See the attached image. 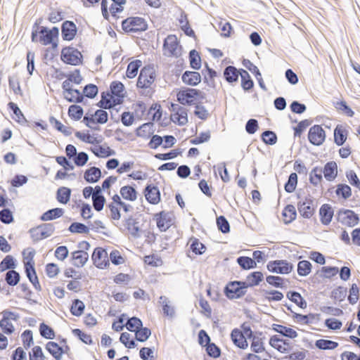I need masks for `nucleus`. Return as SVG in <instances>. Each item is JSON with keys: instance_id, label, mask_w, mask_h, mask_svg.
I'll return each mask as SVG.
<instances>
[{"instance_id": "nucleus-1", "label": "nucleus", "mask_w": 360, "mask_h": 360, "mask_svg": "<svg viewBox=\"0 0 360 360\" xmlns=\"http://www.w3.org/2000/svg\"><path fill=\"white\" fill-rule=\"evenodd\" d=\"M247 288L248 286L244 281H230L224 287V292L229 300L238 299L245 295Z\"/></svg>"}, {"instance_id": "nucleus-2", "label": "nucleus", "mask_w": 360, "mask_h": 360, "mask_svg": "<svg viewBox=\"0 0 360 360\" xmlns=\"http://www.w3.org/2000/svg\"><path fill=\"white\" fill-rule=\"evenodd\" d=\"M122 28L126 32H140L148 29V24L144 18L141 17H129L122 20Z\"/></svg>"}, {"instance_id": "nucleus-3", "label": "nucleus", "mask_w": 360, "mask_h": 360, "mask_svg": "<svg viewBox=\"0 0 360 360\" xmlns=\"http://www.w3.org/2000/svg\"><path fill=\"white\" fill-rule=\"evenodd\" d=\"M82 54L77 49L67 46L62 49L60 59L65 63L78 65L82 63Z\"/></svg>"}, {"instance_id": "nucleus-4", "label": "nucleus", "mask_w": 360, "mask_h": 360, "mask_svg": "<svg viewBox=\"0 0 360 360\" xmlns=\"http://www.w3.org/2000/svg\"><path fill=\"white\" fill-rule=\"evenodd\" d=\"M155 71L153 66L143 67L140 72L136 86L141 89H147L154 82Z\"/></svg>"}, {"instance_id": "nucleus-5", "label": "nucleus", "mask_w": 360, "mask_h": 360, "mask_svg": "<svg viewBox=\"0 0 360 360\" xmlns=\"http://www.w3.org/2000/svg\"><path fill=\"white\" fill-rule=\"evenodd\" d=\"M54 230L55 226L53 224L46 223L31 229L30 233L34 241H39L51 236Z\"/></svg>"}, {"instance_id": "nucleus-6", "label": "nucleus", "mask_w": 360, "mask_h": 360, "mask_svg": "<svg viewBox=\"0 0 360 360\" xmlns=\"http://www.w3.org/2000/svg\"><path fill=\"white\" fill-rule=\"evenodd\" d=\"M267 269L272 273L288 274L293 269V265L285 259L269 261L266 265Z\"/></svg>"}, {"instance_id": "nucleus-7", "label": "nucleus", "mask_w": 360, "mask_h": 360, "mask_svg": "<svg viewBox=\"0 0 360 360\" xmlns=\"http://www.w3.org/2000/svg\"><path fill=\"white\" fill-rule=\"evenodd\" d=\"M163 49L165 54L168 56L178 57L181 55V47L177 38L174 34L168 35L164 40Z\"/></svg>"}, {"instance_id": "nucleus-8", "label": "nucleus", "mask_w": 360, "mask_h": 360, "mask_svg": "<svg viewBox=\"0 0 360 360\" xmlns=\"http://www.w3.org/2000/svg\"><path fill=\"white\" fill-rule=\"evenodd\" d=\"M39 33V41L44 45L52 44L53 48L57 47L58 44L53 41L54 38H57L59 34V30L56 27H53L51 30H48L46 27H41Z\"/></svg>"}, {"instance_id": "nucleus-9", "label": "nucleus", "mask_w": 360, "mask_h": 360, "mask_svg": "<svg viewBox=\"0 0 360 360\" xmlns=\"http://www.w3.org/2000/svg\"><path fill=\"white\" fill-rule=\"evenodd\" d=\"M200 94V91L196 89L186 88L181 90L176 95L177 101L182 105H191L197 100L198 95Z\"/></svg>"}, {"instance_id": "nucleus-10", "label": "nucleus", "mask_w": 360, "mask_h": 360, "mask_svg": "<svg viewBox=\"0 0 360 360\" xmlns=\"http://www.w3.org/2000/svg\"><path fill=\"white\" fill-rule=\"evenodd\" d=\"M337 217L338 221L349 227L356 226L359 221V215L351 210H340Z\"/></svg>"}, {"instance_id": "nucleus-11", "label": "nucleus", "mask_w": 360, "mask_h": 360, "mask_svg": "<svg viewBox=\"0 0 360 360\" xmlns=\"http://www.w3.org/2000/svg\"><path fill=\"white\" fill-rule=\"evenodd\" d=\"M326 139V133L321 125H314L308 133L309 141L314 146H321Z\"/></svg>"}, {"instance_id": "nucleus-12", "label": "nucleus", "mask_w": 360, "mask_h": 360, "mask_svg": "<svg viewBox=\"0 0 360 360\" xmlns=\"http://www.w3.org/2000/svg\"><path fill=\"white\" fill-rule=\"evenodd\" d=\"M107 258L108 253L106 250L99 247L94 249L91 255L94 265L99 269H104L109 264Z\"/></svg>"}, {"instance_id": "nucleus-13", "label": "nucleus", "mask_w": 360, "mask_h": 360, "mask_svg": "<svg viewBox=\"0 0 360 360\" xmlns=\"http://www.w3.org/2000/svg\"><path fill=\"white\" fill-rule=\"evenodd\" d=\"M62 89L63 90V94H70L72 92H75V96H71L70 98H67V101L70 103H82L84 99V95L76 89H72L71 82L67 79L62 84Z\"/></svg>"}, {"instance_id": "nucleus-14", "label": "nucleus", "mask_w": 360, "mask_h": 360, "mask_svg": "<svg viewBox=\"0 0 360 360\" xmlns=\"http://www.w3.org/2000/svg\"><path fill=\"white\" fill-rule=\"evenodd\" d=\"M77 32L76 25L70 20H65L61 26V35L64 40H72Z\"/></svg>"}, {"instance_id": "nucleus-15", "label": "nucleus", "mask_w": 360, "mask_h": 360, "mask_svg": "<svg viewBox=\"0 0 360 360\" xmlns=\"http://www.w3.org/2000/svg\"><path fill=\"white\" fill-rule=\"evenodd\" d=\"M144 195L146 200L150 204L156 205L160 200V192L156 186L147 185L144 189Z\"/></svg>"}, {"instance_id": "nucleus-16", "label": "nucleus", "mask_w": 360, "mask_h": 360, "mask_svg": "<svg viewBox=\"0 0 360 360\" xmlns=\"http://www.w3.org/2000/svg\"><path fill=\"white\" fill-rule=\"evenodd\" d=\"M269 345L281 353H286L290 349L288 340L281 338L278 335H273L269 340Z\"/></svg>"}, {"instance_id": "nucleus-17", "label": "nucleus", "mask_w": 360, "mask_h": 360, "mask_svg": "<svg viewBox=\"0 0 360 360\" xmlns=\"http://www.w3.org/2000/svg\"><path fill=\"white\" fill-rule=\"evenodd\" d=\"M297 208L300 214L306 219H309L314 212L313 200L310 198H306L302 202L300 201L297 204Z\"/></svg>"}, {"instance_id": "nucleus-18", "label": "nucleus", "mask_w": 360, "mask_h": 360, "mask_svg": "<svg viewBox=\"0 0 360 360\" xmlns=\"http://www.w3.org/2000/svg\"><path fill=\"white\" fill-rule=\"evenodd\" d=\"M231 338L233 344L238 347L245 349L248 347V343L244 334L238 328H234L231 333Z\"/></svg>"}, {"instance_id": "nucleus-19", "label": "nucleus", "mask_w": 360, "mask_h": 360, "mask_svg": "<svg viewBox=\"0 0 360 360\" xmlns=\"http://www.w3.org/2000/svg\"><path fill=\"white\" fill-rule=\"evenodd\" d=\"M322 171L325 179L328 181H332L338 176V165L335 161L328 162Z\"/></svg>"}, {"instance_id": "nucleus-20", "label": "nucleus", "mask_w": 360, "mask_h": 360, "mask_svg": "<svg viewBox=\"0 0 360 360\" xmlns=\"http://www.w3.org/2000/svg\"><path fill=\"white\" fill-rule=\"evenodd\" d=\"M181 79L183 82L189 86H197L201 82L200 74L195 71H185Z\"/></svg>"}, {"instance_id": "nucleus-21", "label": "nucleus", "mask_w": 360, "mask_h": 360, "mask_svg": "<svg viewBox=\"0 0 360 360\" xmlns=\"http://www.w3.org/2000/svg\"><path fill=\"white\" fill-rule=\"evenodd\" d=\"M157 226L160 231H166L172 224V219L168 213L161 212L156 214Z\"/></svg>"}, {"instance_id": "nucleus-22", "label": "nucleus", "mask_w": 360, "mask_h": 360, "mask_svg": "<svg viewBox=\"0 0 360 360\" xmlns=\"http://www.w3.org/2000/svg\"><path fill=\"white\" fill-rule=\"evenodd\" d=\"M333 210L328 204H323L319 210L320 220L323 225H328L333 217Z\"/></svg>"}, {"instance_id": "nucleus-23", "label": "nucleus", "mask_w": 360, "mask_h": 360, "mask_svg": "<svg viewBox=\"0 0 360 360\" xmlns=\"http://www.w3.org/2000/svg\"><path fill=\"white\" fill-rule=\"evenodd\" d=\"M101 177V171L98 167H91L86 169L84 174V179L88 183H96Z\"/></svg>"}, {"instance_id": "nucleus-24", "label": "nucleus", "mask_w": 360, "mask_h": 360, "mask_svg": "<svg viewBox=\"0 0 360 360\" xmlns=\"http://www.w3.org/2000/svg\"><path fill=\"white\" fill-rule=\"evenodd\" d=\"M334 142L338 146H342L347 138V131L342 126L337 125L334 129Z\"/></svg>"}, {"instance_id": "nucleus-25", "label": "nucleus", "mask_w": 360, "mask_h": 360, "mask_svg": "<svg viewBox=\"0 0 360 360\" xmlns=\"http://www.w3.org/2000/svg\"><path fill=\"white\" fill-rule=\"evenodd\" d=\"M8 108L12 110L13 114L15 115V117L13 119L22 125H27L30 127V122L26 120L24 115L18 108V105L15 103L10 102L8 104Z\"/></svg>"}, {"instance_id": "nucleus-26", "label": "nucleus", "mask_w": 360, "mask_h": 360, "mask_svg": "<svg viewBox=\"0 0 360 360\" xmlns=\"http://www.w3.org/2000/svg\"><path fill=\"white\" fill-rule=\"evenodd\" d=\"M73 265L76 267H82L89 259V254L86 251H75L72 253Z\"/></svg>"}, {"instance_id": "nucleus-27", "label": "nucleus", "mask_w": 360, "mask_h": 360, "mask_svg": "<svg viewBox=\"0 0 360 360\" xmlns=\"http://www.w3.org/2000/svg\"><path fill=\"white\" fill-rule=\"evenodd\" d=\"M272 330L284 337L291 339H294L298 335L297 333L294 329L279 324L274 323L272 325Z\"/></svg>"}, {"instance_id": "nucleus-28", "label": "nucleus", "mask_w": 360, "mask_h": 360, "mask_svg": "<svg viewBox=\"0 0 360 360\" xmlns=\"http://www.w3.org/2000/svg\"><path fill=\"white\" fill-rule=\"evenodd\" d=\"M46 349L56 359L60 360L65 351L63 348L55 342H49L46 345Z\"/></svg>"}, {"instance_id": "nucleus-29", "label": "nucleus", "mask_w": 360, "mask_h": 360, "mask_svg": "<svg viewBox=\"0 0 360 360\" xmlns=\"http://www.w3.org/2000/svg\"><path fill=\"white\" fill-rule=\"evenodd\" d=\"M160 303L162 307V311L165 316L172 319L175 316V309L174 306L171 304V302L165 296L160 297Z\"/></svg>"}, {"instance_id": "nucleus-30", "label": "nucleus", "mask_w": 360, "mask_h": 360, "mask_svg": "<svg viewBox=\"0 0 360 360\" xmlns=\"http://www.w3.org/2000/svg\"><path fill=\"white\" fill-rule=\"evenodd\" d=\"M240 75V70L236 67L229 65L224 70V77L229 83L236 82Z\"/></svg>"}, {"instance_id": "nucleus-31", "label": "nucleus", "mask_w": 360, "mask_h": 360, "mask_svg": "<svg viewBox=\"0 0 360 360\" xmlns=\"http://www.w3.org/2000/svg\"><path fill=\"white\" fill-rule=\"evenodd\" d=\"M286 297L301 309L307 308V303L300 292L297 291H289L287 292Z\"/></svg>"}, {"instance_id": "nucleus-32", "label": "nucleus", "mask_w": 360, "mask_h": 360, "mask_svg": "<svg viewBox=\"0 0 360 360\" xmlns=\"http://www.w3.org/2000/svg\"><path fill=\"white\" fill-rule=\"evenodd\" d=\"M139 222L136 221L132 217L125 219V226L129 231L130 234L135 238H139V227L138 226Z\"/></svg>"}, {"instance_id": "nucleus-33", "label": "nucleus", "mask_w": 360, "mask_h": 360, "mask_svg": "<svg viewBox=\"0 0 360 360\" xmlns=\"http://www.w3.org/2000/svg\"><path fill=\"white\" fill-rule=\"evenodd\" d=\"M64 210L62 208L56 207L47 210L41 217V221H51L63 216Z\"/></svg>"}, {"instance_id": "nucleus-34", "label": "nucleus", "mask_w": 360, "mask_h": 360, "mask_svg": "<svg viewBox=\"0 0 360 360\" xmlns=\"http://www.w3.org/2000/svg\"><path fill=\"white\" fill-rule=\"evenodd\" d=\"M16 266L15 259L12 255H6L0 262V272H4L6 270H14Z\"/></svg>"}, {"instance_id": "nucleus-35", "label": "nucleus", "mask_w": 360, "mask_h": 360, "mask_svg": "<svg viewBox=\"0 0 360 360\" xmlns=\"http://www.w3.org/2000/svg\"><path fill=\"white\" fill-rule=\"evenodd\" d=\"M263 278L264 275L261 271H254L247 276V280L245 282L248 288H250L258 285Z\"/></svg>"}, {"instance_id": "nucleus-36", "label": "nucleus", "mask_w": 360, "mask_h": 360, "mask_svg": "<svg viewBox=\"0 0 360 360\" xmlns=\"http://www.w3.org/2000/svg\"><path fill=\"white\" fill-rule=\"evenodd\" d=\"M122 197L129 201H134L137 198V192L136 189L131 186H124L120 191Z\"/></svg>"}, {"instance_id": "nucleus-37", "label": "nucleus", "mask_w": 360, "mask_h": 360, "mask_svg": "<svg viewBox=\"0 0 360 360\" xmlns=\"http://www.w3.org/2000/svg\"><path fill=\"white\" fill-rule=\"evenodd\" d=\"M282 215L285 224L291 223L297 216L295 207L292 205H288L283 210Z\"/></svg>"}, {"instance_id": "nucleus-38", "label": "nucleus", "mask_w": 360, "mask_h": 360, "mask_svg": "<svg viewBox=\"0 0 360 360\" xmlns=\"http://www.w3.org/2000/svg\"><path fill=\"white\" fill-rule=\"evenodd\" d=\"M71 189L68 187H60L56 192V199L62 204H67L70 198Z\"/></svg>"}, {"instance_id": "nucleus-39", "label": "nucleus", "mask_w": 360, "mask_h": 360, "mask_svg": "<svg viewBox=\"0 0 360 360\" xmlns=\"http://www.w3.org/2000/svg\"><path fill=\"white\" fill-rule=\"evenodd\" d=\"M315 346L321 350H332L338 347V342L330 340L319 339L315 342Z\"/></svg>"}, {"instance_id": "nucleus-40", "label": "nucleus", "mask_w": 360, "mask_h": 360, "mask_svg": "<svg viewBox=\"0 0 360 360\" xmlns=\"http://www.w3.org/2000/svg\"><path fill=\"white\" fill-rule=\"evenodd\" d=\"M240 75L241 77V86L245 91H249L253 88L254 82L251 79L249 73L243 69L240 70Z\"/></svg>"}, {"instance_id": "nucleus-41", "label": "nucleus", "mask_w": 360, "mask_h": 360, "mask_svg": "<svg viewBox=\"0 0 360 360\" xmlns=\"http://www.w3.org/2000/svg\"><path fill=\"white\" fill-rule=\"evenodd\" d=\"M237 263L244 270H249L257 266L256 262L251 257L240 256L237 258Z\"/></svg>"}, {"instance_id": "nucleus-42", "label": "nucleus", "mask_w": 360, "mask_h": 360, "mask_svg": "<svg viewBox=\"0 0 360 360\" xmlns=\"http://www.w3.org/2000/svg\"><path fill=\"white\" fill-rule=\"evenodd\" d=\"M91 150L96 156L99 158H108L115 154V151L110 147L104 148L102 146L91 148Z\"/></svg>"}, {"instance_id": "nucleus-43", "label": "nucleus", "mask_w": 360, "mask_h": 360, "mask_svg": "<svg viewBox=\"0 0 360 360\" xmlns=\"http://www.w3.org/2000/svg\"><path fill=\"white\" fill-rule=\"evenodd\" d=\"M323 171L321 167H315L309 174V181L314 186H318L323 180Z\"/></svg>"}, {"instance_id": "nucleus-44", "label": "nucleus", "mask_w": 360, "mask_h": 360, "mask_svg": "<svg viewBox=\"0 0 360 360\" xmlns=\"http://www.w3.org/2000/svg\"><path fill=\"white\" fill-rule=\"evenodd\" d=\"M20 275L15 270H9L5 274V281L10 286H15L20 281Z\"/></svg>"}, {"instance_id": "nucleus-45", "label": "nucleus", "mask_w": 360, "mask_h": 360, "mask_svg": "<svg viewBox=\"0 0 360 360\" xmlns=\"http://www.w3.org/2000/svg\"><path fill=\"white\" fill-rule=\"evenodd\" d=\"M312 265L308 260L300 261L297 264V274L300 276H307L311 271Z\"/></svg>"}, {"instance_id": "nucleus-46", "label": "nucleus", "mask_w": 360, "mask_h": 360, "mask_svg": "<svg viewBox=\"0 0 360 360\" xmlns=\"http://www.w3.org/2000/svg\"><path fill=\"white\" fill-rule=\"evenodd\" d=\"M335 194L344 200H347L352 195V189L347 184H339L337 185Z\"/></svg>"}, {"instance_id": "nucleus-47", "label": "nucleus", "mask_w": 360, "mask_h": 360, "mask_svg": "<svg viewBox=\"0 0 360 360\" xmlns=\"http://www.w3.org/2000/svg\"><path fill=\"white\" fill-rule=\"evenodd\" d=\"M141 65L142 62L140 60H135L129 63L126 72L127 77L130 79L135 77Z\"/></svg>"}, {"instance_id": "nucleus-48", "label": "nucleus", "mask_w": 360, "mask_h": 360, "mask_svg": "<svg viewBox=\"0 0 360 360\" xmlns=\"http://www.w3.org/2000/svg\"><path fill=\"white\" fill-rule=\"evenodd\" d=\"M124 326L128 330L136 333V331L142 327L143 323L139 318L133 316L128 319Z\"/></svg>"}, {"instance_id": "nucleus-49", "label": "nucleus", "mask_w": 360, "mask_h": 360, "mask_svg": "<svg viewBox=\"0 0 360 360\" xmlns=\"http://www.w3.org/2000/svg\"><path fill=\"white\" fill-rule=\"evenodd\" d=\"M97 105L103 109H110L113 108V104H112L111 95L110 92L104 91L101 94V99L97 103Z\"/></svg>"}, {"instance_id": "nucleus-50", "label": "nucleus", "mask_w": 360, "mask_h": 360, "mask_svg": "<svg viewBox=\"0 0 360 360\" xmlns=\"http://www.w3.org/2000/svg\"><path fill=\"white\" fill-rule=\"evenodd\" d=\"M189 60L191 67L194 70H199L201 67V58L198 52L193 49L189 52Z\"/></svg>"}, {"instance_id": "nucleus-51", "label": "nucleus", "mask_w": 360, "mask_h": 360, "mask_svg": "<svg viewBox=\"0 0 360 360\" xmlns=\"http://www.w3.org/2000/svg\"><path fill=\"white\" fill-rule=\"evenodd\" d=\"M84 113L83 108L78 105H71L68 109V115L74 120H79Z\"/></svg>"}, {"instance_id": "nucleus-52", "label": "nucleus", "mask_w": 360, "mask_h": 360, "mask_svg": "<svg viewBox=\"0 0 360 360\" xmlns=\"http://www.w3.org/2000/svg\"><path fill=\"white\" fill-rule=\"evenodd\" d=\"M85 305L82 301L79 299H75L72 304L70 312L75 316H81L84 310Z\"/></svg>"}, {"instance_id": "nucleus-53", "label": "nucleus", "mask_w": 360, "mask_h": 360, "mask_svg": "<svg viewBox=\"0 0 360 360\" xmlns=\"http://www.w3.org/2000/svg\"><path fill=\"white\" fill-rule=\"evenodd\" d=\"M153 126V123L148 122L142 124L136 129V135L139 137H142L144 139H148L150 137L151 134H153V131H150V128Z\"/></svg>"}, {"instance_id": "nucleus-54", "label": "nucleus", "mask_w": 360, "mask_h": 360, "mask_svg": "<svg viewBox=\"0 0 360 360\" xmlns=\"http://www.w3.org/2000/svg\"><path fill=\"white\" fill-rule=\"evenodd\" d=\"M297 184V175L293 172L290 174L287 182L285 184L284 188L287 193H292Z\"/></svg>"}, {"instance_id": "nucleus-55", "label": "nucleus", "mask_w": 360, "mask_h": 360, "mask_svg": "<svg viewBox=\"0 0 360 360\" xmlns=\"http://www.w3.org/2000/svg\"><path fill=\"white\" fill-rule=\"evenodd\" d=\"M68 231L73 233H88L89 227L80 222H73L69 226Z\"/></svg>"}, {"instance_id": "nucleus-56", "label": "nucleus", "mask_w": 360, "mask_h": 360, "mask_svg": "<svg viewBox=\"0 0 360 360\" xmlns=\"http://www.w3.org/2000/svg\"><path fill=\"white\" fill-rule=\"evenodd\" d=\"M262 140L266 144L273 146L277 142V136L273 131L266 130L261 135Z\"/></svg>"}, {"instance_id": "nucleus-57", "label": "nucleus", "mask_w": 360, "mask_h": 360, "mask_svg": "<svg viewBox=\"0 0 360 360\" xmlns=\"http://www.w3.org/2000/svg\"><path fill=\"white\" fill-rule=\"evenodd\" d=\"M335 108L345 114V115L352 117L354 115V112L351 109V108L347 104L345 101H338L335 103Z\"/></svg>"}, {"instance_id": "nucleus-58", "label": "nucleus", "mask_w": 360, "mask_h": 360, "mask_svg": "<svg viewBox=\"0 0 360 360\" xmlns=\"http://www.w3.org/2000/svg\"><path fill=\"white\" fill-rule=\"evenodd\" d=\"M151 335V330L147 327H141L135 333V338L137 341L143 342L146 341Z\"/></svg>"}, {"instance_id": "nucleus-59", "label": "nucleus", "mask_w": 360, "mask_h": 360, "mask_svg": "<svg viewBox=\"0 0 360 360\" xmlns=\"http://www.w3.org/2000/svg\"><path fill=\"white\" fill-rule=\"evenodd\" d=\"M39 333L40 335L46 339L52 340L55 337L54 330L52 329V328L44 323H40Z\"/></svg>"}, {"instance_id": "nucleus-60", "label": "nucleus", "mask_w": 360, "mask_h": 360, "mask_svg": "<svg viewBox=\"0 0 360 360\" xmlns=\"http://www.w3.org/2000/svg\"><path fill=\"white\" fill-rule=\"evenodd\" d=\"M206 352L208 356L213 358H218L221 355V349L214 343L210 342L207 345H205Z\"/></svg>"}, {"instance_id": "nucleus-61", "label": "nucleus", "mask_w": 360, "mask_h": 360, "mask_svg": "<svg viewBox=\"0 0 360 360\" xmlns=\"http://www.w3.org/2000/svg\"><path fill=\"white\" fill-rule=\"evenodd\" d=\"M251 339V349L255 353H260L265 350L262 339L261 338L255 335Z\"/></svg>"}, {"instance_id": "nucleus-62", "label": "nucleus", "mask_w": 360, "mask_h": 360, "mask_svg": "<svg viewBox=\"0 0 360 360\" xmlns=\"http://www.w3.org/2000/svg\"><path fill=\"white\" fill-rule=\"evenodd\" d=\"M217 225L219 230L223 233H227L230 231V225L224 216H219L217 218Z\"/></svg>"}, {"instance_id": "nucleus-63", "label": "nucleus", "mask_w": 360, "mask_h": 360, "mask_svg": "<svg viewBox=\"0 0 360 360\" xmlns=\"http://www.w3.org/2000/svg\"><path fill=\"white\" fill-rule=\"evenodd\" d=\"M347 288L342 286H338L331 292V297L340 302L342 301L347 295Z\"/></svg>"}, {"instance_id": "nucleus-64", "label": "nucleus", "mask_w": 360, "mask_h": 360, "mask_svg": "<svg viewBox=\"0 0 360 360\" xmlns=\"http://www.w3.org/2000/svg\"><path fill=\"white\" fill-rule=\"evenodd\" d=\"M30 360H44L45 356L40 346H34L29 354Z\"/></svg>"}]
</instances>
